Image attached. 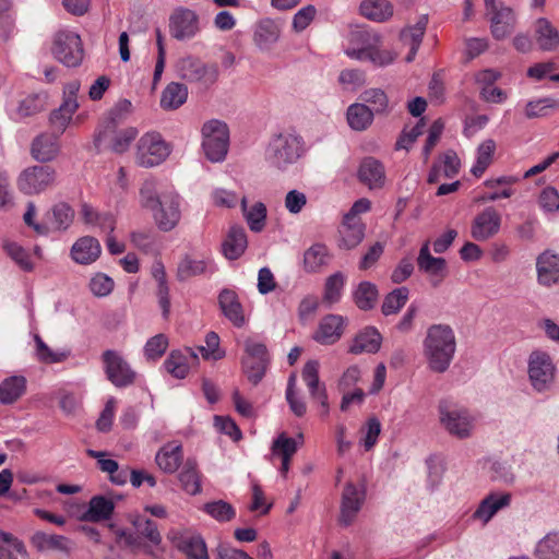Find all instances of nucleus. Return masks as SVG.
<instances>
[{"instance_id":"1","label":"nucleus","mask_w":559,"mask_h":559,"mask_svg":"<svg viewBox=\"0 0 559 559\" xmlns=\"http://www.w3.org/2000/svg\"><path fill=\"white\" fill-rule=\"evenodd\" d=\"M423 346L428 368L437 373L445 372L456 350L453 329L448 324H432L427 330Z\"/></svg>"},{"instance_id":"2","label":"nucleus","mask_w":559,"mask_h":559,"mask_svg":"<svg viewBox=\"0 0 559 559\" xmlns=\"http://www.w3.org/2000/svg\"><path fill=\"white\" fill-rule=\"evenodd\" d=\"M349 46L346 55L356 60H368L374 66L384 67L392 63L395 55L389 50H381V36L369 28H357L349 34Z\"/></svg>"},{"instance_id":"3","label":"nucleus","mask_w":559,"mask_h":559,"mask_svg":"<svg viewBox=\"0 0 559 559\" xmlns=\"http://www.w3.org/2000/svg\"><path fill=\"white\" fill-rule=\"evenodd\" d=\"M305 141L295 133L274 135L265 150V162L273 168L285 170L305 154Z\"/></svg>"},{"instance_id":"4","label":"nucleus","mask_w":559,"mask_h":559,"mask_svg":"<svg viewBox=\"0 0 559 559\" xmlns=\"http://www.w3.org/2000/svg\"><path fill=\"white\" fill-rule=\"evenodd\" d=\"M177 72L182 80L189 83H198L203 88H210L214 85L219 75L217 63H205L193 56L179 59Z\"/></svg>"},{"instance_id":"5","label":"nucleus","mask_w":559,"mask_h":559,"mask_svg":"<svg viewBox=\"0 0 559 559\" xmlns=\"http://www.w3.org/2000/svg\"><path fill=\"white\" fill-rule=\"evenodd\" d=\"M245 356L241 365L248 381L258 385L265 376L270 365V355L265 344L248 338L245 341Z\"/></svg>"},{"instance_id":"6","label":"nucleus","mask_w":559,"mask_h":559,"mask_svg":"<svg viewBox=\"0 0 559 559\" xmlns=\"http://www.w3.org/2000/svg\"><path fill=\"white\" fill-rule=\"evenodd\" d=\"M57 171L49 165L29 166L22 170L16 185L19 190L26 195L43 193L56 185Z\"/></svg>"},{"instance_id":"7","label":"nucleus","mask_w":559,"mask_h":559,"mask_svg":"<svg viewBox=\"0 0 559 559\" xmlns=\"http://www.w3.org/2000/svg\"><path fill=\"white\" fill-rule=\"evenodd\" d=\"M51 53L68 68L79 67L84 56L81 37L72 31L57 32L52 39Z\"/></svg>"},{"instance_id":"8","label":"nucleus","mask_w":559,"mask_h":559,"mask_svg":"<svg viewBox=\"0 0 559 559\" xmlns=\"http://www.w3.org/2000/svg\"><path fill=\"white\" fill-rule=\"evenodd\" d=\"M440 421L445 430L459 438L465 439L472 435L474 418L464 408H459L451 402L443 400L439 403Z\"/></svg>"},{"instance_id":"9","label":"nucleus","mask_w":559,"mask_h":559,"mask_svg":"<svg viewBox=\"0 0 559 559\" xmlns=\"http://www.w3.org/2000/svg\"><path fill=\"white\" fill-rule=\"evenodd\" d=\"M169 154V145L162 135L157 132H148L138 142L136 163L142 167H154L162 164Z\"/></svg>"},{"instance_id":"10","label":"nucleus","mask_w":559,"mask_h":559,"mask_svg":"<svg viewBox=\"0 0 559 559\" xmlns=\"http://www.w3.org/2000/svg\"><path fill=\"white\" fill-rule=\"evenodd\" d=\"M555 366L550 356L544 352H533L528 359V378L537 392L550 389L554 382Z\"/></svg>"},{"instance_id":"11","label":"nucleus","mask_w":559,"mask_h":559,"mask_svg":"<svg viewBox=\"0 0 559 559\" xmlns=\"http://www.w3.org/2000/svg\"><path fill=\"white\" fill-rule=\"evenodd\" d=\"M103 361L107 379L117 388L131 385L135 380V371L117 352L108 349L103 353Z\"/></svg>"},{"instance_id":"12","label":"nucleus","mask_w":559,"mask_h":559,"mask_svg":"<svg viewBox=\"0 0 559 559\" xmlns=\"http://www.w3.org/2000/svg\"><path fill=\"white\" fill-rule=\"evenodd\" d=\"M418 270L430 277L431 285L437 287L448 276V264L444 258L433 257L430 252V240H426L417 257Z\"/></svg>"},{"instance_id":"13","label":"nucleus","mask_w":559,"mask_h":559,"mask_svg":"<svg viewBox=\"0 0 559 559\" xmlns=\"http://www.w3.org/2000/svg\"><path fill=\"white\" fill-rule=\"evenodd\" d=\"M199 29V16L191 9L178 8L169 17V33L177 40L190 39Z\"/></svg>"},{"instance_id":"14","label":"nucleus","mask_w":559,"mask_h":559,"mask_svg":"<svg viewBox=\"0 0 559 559\" xmlns=\"http://www.w3.org/2000/svg\"><path fill=\"white\" fill-rule=\"evenodd\" d=\"M500 226V213L493 206H487L474 217L471 236L476 241H486L499 233Z\"/></svg>"},{"instance_id":"15","label":"nucleus","mask_w":559,"mask_h":559,"mask_svg":"<svg viewBox=\"0 0 559 559\" xmlns=\"http://www.w3.org/2000/svg\"><path fill=\"white\" fill-rule=\"evenodd\" d=\"M365 499L366 489L364 485L357 487L353 483H347L342 493L340 523L344 526L350 525L360 511Z\"/></svg>"},{"instance_id":"16","label":"nucleus","mask_w":559,"mask_h":559,"mask_svg":"<svg viewBox=\"0 0 559 559\" xmlns=\"http://www.w3.org/2000/svg\"><path fill=\"white\" fill-rule=\"evenodd\" d=\"M153 212L154 219L159 229L171 230L179 222L180 211L178 195L171 193L162 194V201Z\"/></svg>"},{"instance_id":"17","label":"nucleus","mask_w":559,"mask_h":559,"mask_svg":"<svg viewBox=\"0 0 559 559\" xmlns=\"http://www.w3.org/2000/svg\"><path fill=\"white\" fill-rule=\"evenodd\" d=\"M60 135L56 133H41L31 143V156L38 163L46 164L55 160L60 154Z\"/></svg>"},{"instance_id":"18","label":"nucleus","mask_w":559,"mask_h":559,"mask_svg":"<svg viewBox=\"0 0 559 559\" xmlns=\"http://www.w3.org/2000/svg\"><path fill=\"white\" fill-rule=\"evenodd\" d=\"M173 543L187 559H210L205 540L200 534L178 532L174 535Z\"/></svg>"},{"instance_id":"19","label":"nucleus","mask_w":559,"mask_h":559,"mask_svg":"<svg viewBox=\"0 0 559 559\" xmlns=\"http://www.w3.org/2000/svg\"><path fill=\"white\" fill-rule=\"evenodd\" d=\"M345 320L338 314L324 316L313 335V340L322 345H332L343 335Z\"/></svg>"},{"instance_id":"20","label":"nucleus","mask_w":559,"mask_h":559,"mask_svg":"<svg viewBox=\"0 0 559 559\" xmlns=\"http://www.w3.org/2000/svg\"><path fill=\"white\" fill-rule=\"evenodd\" d=\"M537 281L543 286L559 284V254L549 250L542 252L536 259Z\"/></svg>"},{"instance_id":"21","label":"nucleus","mask_w":559,"mask_h":559,"mask_svg":"<svg viewBox=\"0 0 559 559\" xmlns=\"http://www.w3.org/2000/svg\"><path fill=\"white\" fill-rule=\"evenodd\" d=\"M218 306L225 318L236 328H242L246 324L243 308L235 290L222 289L218 295Z\"/></svg>"},{"instance_id":"22","label":"nucleus","mask_w":559,"mask_h":559,"mask_svg":"<svg viewBox=\"0 0 559 559\" xmlns=\"http://www.w3.org/2000/svg\"><path fill=\"white\" fill-rule=\"evenodd\" d=\"M358 179L369 189H381L385 182L383 164L374 157H365L358 168Z\"/></svg>"},{"instance_id":"23","label":"nucleus","mask_w":559,"mask_h":559,"mask_svg":"<svg viewBox=\"0 0 559 559\" xmlns=\"http://www.w3.org/2000/svg\"><path fill=\"white\" fill-rule=\"evenodd\" d=\"M115 511V502L105 496H94L88 501L86 511L80 516L81 521L98 523L111 519Z\"/></svg>"},{"instance_id":"24","label":"nucleus","mask_w":559,"mask_h":559,"mask_svg":"<svg viewBox=\"0 0 559 559\" xmlns=\"http://www.w3.org/2000/svg\"><path fill=\"white\" fill-rule=\"evenodd\" d=\"M510 502L511 493L491 492L481 500L473 516L488 523L498 511L509 507Z\"/></svg>"},{"instance_id":"25","label":"nucleus","mask_w":559,"mask_h":559,"mask_svg":"<svg viewBox=\"0 0 559 559\" xmlns=\"http://www.w3.org/2000/svg\"><path fill=\"white\" fill-rule=\"evenodd\" d=\"M381 343L380 332L374 326H366L357 333L348 352L355 355L361 353L374 354L380 349Z\"/></svg>"},{"instance_id":"26","label":"nucleus","mask_w":559,"mask_h":559,"mask_svg":"<svg viewBox=\"0 0 559 559\" xmlns=\"http://www.w3.org/2000/svg\"><path fill=\"white\" fill-rule=\"evenodd\" d=\"M340 234V247L346 250L353 249L362 241L365 237V225L360 218H354L353 215H345Z\"/></svg>"},{"instance_id":"27","label":"nucleus","mask_w":559,"mask_h":559,"mask_svg":"<svg viewBox=\"0 0 559 559\" xmlns=\"http://www.w3.org/2000/svg\"><path fill=\"white\" fill-rule=\"evenodd\" d=\"M100 252L99 241L92 236L78 239L71 248L72 259L80 264H90L96 261Z\"/></svg>"},{"instance_id":"28","label":"nucleus","mask_w":559,"mask_h":559,"mask_svg":"<svg viewBox=\"0 0 559 559\" xmlns=\"http://www.w3.org/2000/svg\"><path fill=\"white\" fill-rule=\"evenodd\" d=\"M248 246L247 234L241 226H231L222 243V252L228 260H236L242 255Z\"/></svg>"},{"instance_id":"29","label":"nucleus","mask_w":559,"mask_h":559,"mask_svg":"<svg viewBox=\"0 0 559 559\" xmlns=\"http://www.w3.org/2000/svg\"><path fill=\"white\" fill-rule=\"evenodd\" d=\"M490 14V29L492 36L500 40L510 35L515 23V15L512 9L501 7L499 10H496Z\"/></svg>"},{"instance_id":"30","label":"nucleus","mask_w":559,"mask_h":559,"mask_svg":"<svg viewBox=\"0 0 559 559\" xmlns=\"http://www.w3.org/2000/svg\"><path fill=\"white\" fill-rule=\"evenodd\" d=\"M74 218V211L66 202L55 204L50 211L45 215V224L49 226L50 230H66L72 224Z\"/></svg>"},{"instance_id":"31","label":"nucleus","mask_w":559,"mask_h":559,"mask_svg":"<svg viewBox=\"0 0 559 559\" xmlns=\"http://www.w3.org/2000/svg\"><path fill=\"white\" fill-rule=\"evenodd\" d=\"M331 260L332 255L325 245L313 243L304 253V269L307 273H317L328 266Z\"/></svg>"},{"instance_id":"32","label":"nucleus","mask_w":559,"mask_h":559,"mask_svg":"<svg viewBox=\"0 0 559 559\" xmlns=\"http://www.w3.org/2000/svg\"><path fill=\"white\" fill-rule=\"evenodd\" d=\"M31 544L40 552L49 550L69 552L71 549L70 540L67 537L62 535L47 534L40 531L33 534L31 537Z\"/></svg>"},{"instance_id":"33","label":"nucleus","mask_w":559,"mask_h":559,"mask_svg":"<svg viewBox=\"0 0 559 559\" xmlns=\"http://www.w3.org/2000/svg\"><path fill=\"white\" fill-rule=\"evenodd\" d=\"M182 457L181 444L168 443L156 453L155 461L163 472L173 474L179 468Z\"/></svg>"},{"instance_id":"34","label":"nucleus","mask_w":559,"mask_h":559,"mask_svg":"<svg viewBox=\"0 0 559 559\" xmlns=\"http://www.w3.org/2000/svg\"><path fill=\"white\" fill-rule=\"evenodd\" d=\"M278 37V26L270 19L260 21L254 28L253 41L260 50H270Z\"/></svg>"},{"instance_id":"35","label":"nucleus","mask_w":559,"mask_h":559,"mask_svg":"<svg viewBox=\"0 0 559 559\" xmlns=\"http://www.w3.org/2000/svg\"><path fill=\"white\" fill-rule=\"evenodd\" d=\"M379 290L376 284L369 281L360 282L353 290V300L362 311L372 310L378 301Z\"/></svg>"},{"instance_id":"36","label":"nucleus","mask_w":559,"mask_h":559,"mask_svg":"<svg viewBox=\"0 0 559 559\" xmlns=\"http://www.w3.org/2000/svg\"><path fill=\"white\" fill-rule=\"evenodd\" d=\"M26 378L23 376H11L5 378L0 384V403L13 404L26 391Z\"/></svg>"},{"instance_id":"37","label":"nucleus","mask_w":559,"mask_h":559,"mask_svg":"<svg viewBox=\"0 0 559 559\" xmlns=\"http://www.w3.org/2000/svg\"><path fill=\"white\" fill-rule=\"evenodd\" d=\"M536 40L544 51H552L559 46V33L551 23L544 17L536 22Z\"/></svg>"},{"instance_id":"38","label":"nucleus","mask_w":559,"mask_h":559,"mask_svg":"<svg viewBox=\"0 0 559 559\" xmlns=\"http://www.w3.org/2000/svg\"><path fill=\"white\" fill-rule=\"evenodd\" d=\"M346 117L353 130L364 131L372 123L374 112L366 104L356 103L347 108Z\"/></svg>"},{"instance_id":"39","label":"nucleus","mask_w":559,"mask_h":559,"mask_svg":"<svg viewBox=\"0 0 559 559\" xmlns=\"http://www.w3.org/2000/svg\"><path fill=\"white\" fill-rule=\"evenodd\" d=\"M187 98V86L182 83L171 82L162 93L160 107L165 110H175L182 106Z\"/></svg>"},{"instance_id":"40","label":"nucleus","mask_w":559,"mask_h":559,"mask_svg":"<svg viewBox=\"0 0 559 559\" xmlns=\"http://www.w3.org/2000/svg\"><path fill=\"white\" fill-rule=\"evenodd\" d=\"M359 10L361 15L374 22H384L393 15V5L388 0H365Z\"/></svg>"},{"instance_id":"41","label":"nucleus","mask_w":559,"mask_h":559,"mask_svg":"<svg viewBox=\"0 0 559 559\" xmlns=\"http://www.w3.org/2000/svg\"><path fill=\"white\" fill-rule=\"evenodd\" d=\"M181 488L189 495L195 496L201 492V480L197 467V462L188 459L178 475Z\"/></svg>"},{"instance_id":"42","label":"nucleus","mask_w":559,"mask_h":559,"mask_svg":"<svg viewBox=\"0 0 559 559\" xmlns=\"http://www.w3.org/2000/svg\"><path fill=\"white\" fill-rule=\"evenodd\" d=\"M78 108L79 104L62 102L57 109L51 111L49 121L53 129V133L61 135L66 131Z\"/></svg>"},{"instance_id":"43","label":"nucleus","mask_w":559,"mask_h":559,"mask_svg":"<svg viewBox=\"0 0 559 559\" xmlns=\"http://www.w3.org/2000/svg\"><path fill=\"white\" fill-rule=\"evenodd\" d=\"M241 207L249 228L254 233L262 231L266 221L265 204L262 202H257L250 210H247V200L243 198L241 200Z\"/></svg>"},{"instance_id":"44","label":"nucleus","mask_w":559,"mask_h":559,"mask_svg":"<svg viewBox=\"0 0 559 559\" xmlns=\"http://www.w3.org/2000/svg\"><path fill=\"white\" fill-rule=\"evenodd\" d=\"M409 290L402 286L389 293L383 300L381 311L384 316L397 313L408 300Z\"/></svg>"},{"instance_id":"45","label":"nucleus","mask_w":559,"mask_h":559,"mask_svg":"<svg viewBox=\"0 0 559 559\" xmlns=\"http://www.w3.org/2000/svg\"><path fill=\"white\" fill-rule=\"evenodd\" d=\"M496 150V143L493 140L484 141L477 148V158L474 166L471 168V173L475 177H480L488 166L491 164L492 155Z\"/></svg>"},{"instance_id":"46","label":"nucleus","mask_w":559,"mask_h":559,"mask_svg":"<svg viewBox=\"0 0 559 559\" xmlns=\"http://www.w3.org/2000/svg\"><path fill=\"white\" fill-rule=\"evenodd\" d=\"M346 277L342 272L330 275L324 283L323 300L328 304H336L341 300Z\"/></svg>"},{"instance_id":"47","label":"nucleus","mask_w":559,"mask_h":559,"mask_svg":"<svg viewBox=\"0 0 559 559\" xmlns=\"http://www.w3.org/2000/svg\"><path fill=\"white\" fill-rule=\"evenodd\" d=\"M202 510L217 522H229L236 516L235 508L225 500L206 502Z\"/></svg>"},{"instance_id":"48","label":"nucleus","mask_w":559,"mask_h":559,"mask_svg":"<svg viewBox=\"0 0 559 559\" xmlns=\"http://www.w3.org/2000/svg\"><path fill=\"white\" fill-rule=\"evenodd\" d=\"M163 366L176 379H185L189 372L187 357L180 350L170 352Z\"/></svg>"},{"instance_id":"49","label":"nucleus","mask_w":559,"mask_h":559,"mask_svg":"<svg viewBox=\"0 0 559 559\" xmlns=\"http://www.w3.org/2000/svg\"><path fill=\"white\" fill-rule=\"evenodd\" d=\"M302 380L305 381L309 394L313 397L321 389H325V384L320 382L319 378V362L317 360H309L305 364L301 371Z\"/></svg>"},{"instance_id":"50","label":"nucleus","mask_w":559,"mask_h":559,"mask_svg":"<svg viewBox=\"0 0 559 559\" xmlns=\"http://www.w3.org/2000/svg\"><path fill=\"white\" fill-rule=\"evenodd\" d=\"M555 109H559V99L552 97H544L528 102L525 108V116L528 119L546 117L549 115V110Z\"/></svg>"},{"instance_id":"51","label":"nucleus","mask_w":559,"mask_h":559,"mask_svg":"<svg viewBox=\"0 0 559 559\" xmlns=\"http://www.w3.org/2000/svg\"><path fill=\"white\" fill-rule=\"evenodd\" d=\"M298 450V441L295 438L288 437L282 432L273 440L271 451L272 455L280 456L281 459H292Z\"/></svg>"},{"instance_id":"52","label":"nucleus","mask_w":559,"mask_h":559,"mask_svg":"<svg viewBox=\"0 0 559 559\" xmlns=\"http://www.w3.org/2000/svg\"><path fill=\"white\" fill-rule=\"evenodd\" d=\"M428 24V15L423 14L419 16L418 21L413 26H407L406 28L402 29L401 32V38L403 40L409 38L411 44H413V53H417L420 44L423 41V37L425 35L426 28Z\"/></svg>"},{"instance_id":"53","label":"nucleus","mask_w":559,"mask_h":559,"mask_svg":"<svg viewBox=\"0 0 559 559\" xmlns=\"http://www.w3.org/2000/svg\"><path fill=\"white\" fill-rule=\"evenodd\" d=\"M132 524L135 527L136 532L150 540L153 545H159L162 542V536L158 532V527L156 522L138 515L132 520Z\"/></svg>"},{"instance_id":"54","label":"nucleus","mask_w":559,"mask_h":559,"mask_svg":"<svg viewBox=\"0 0 559 559\" xmlns=\"http://www.w3.org/2000/svg\"><path fill=\"white\" fill-rule=\"evenodd\" d=\"M360 99L365 104H370L373 106L374 114H386L389 107V98L385 92L381 88H368L364 91L360 95Z\"/></svg>"},{"instance_id":"55","label":"nucleus","mask_w":559,"mask_h":559,"mask_svg":"<svg viewBox=\"0 0 559 559\" xmlns=\"http://www.w3.org/2000/svg\"><path fill=\"white\" fill-rule=\"evenodd\" d=\"M229 146V140H203L202 147L206 158L213 163L225 159Z\"/></svg>"},{"instance_id":"56","label":"nucleus","mask_w":559,"mask_h":559,"mask_svg":"<svg viewBox=\"0 0 559 559\" xmlns=\"http://www.w3.org/2000/svg\"><path fill=\"white\" fill-rule=\"evenodd\" d=\"M537 559H559V535L548 534L536 546Z\"/></svg>"},{"instance_id":"57","label":"nucleus","mask_w":559,"mask_h":559,"mask_svg":"<svg viewBox=\"0 0 559 559\" xmlns=\"http://www.w3.org/2000/svg\"><path fill=\"white\" fill-rule=\"evenodd\" d=\"M206 265L202 260H192L189 257H186L180 261L177 267V278L178 281H186L192 276H197L203 274L205 272Z\"/></svg>"},{"instance_id":"58","label":"nucleus","mask_w":559,"mask_h":559,"mask_svg":"<svg viewBox=\"0 0 559 559\" xmlns=\"http://www.w3.org/2000/svg\"><path fill=\"white\" fill-rule=\"evenodd\" d=\"M34 341L36 344L37 358L41 362H61L68 357V354L64 352H53L52 349H50L39 335H35Z\"/></svg>"},{"instance_id":"59","label":"nucleus","mask_w":559,"mask_h":559,"mask_svg":"<svg viewBox=\"0 0 559 559\" xmlns=\"http://www.w3.org/2000/svg\"><path fill=\"white\" fill-rule=\"evenodd\" d=\"M168 347V338L164 334H157L147 340L144 346V355L148 360L160 358Z\"/></svg>"},{"instance_id":"60","label":"nucleus","mask_w":559,"mask_h":559,"mask_svg":"<svg viewBox=\"0 0 559 559\" xmlns=\"http://www.w3.org/2000/svg\"><path fill=\"white\" fill-rule=\"evenodd\" d=\"M4 250L8 255L24 271H32L33 263L29 260L28 252L15 242H7L4 245Z\"/></svg>"},{"instance_id":"61","label":"nucleus","mask_w":559,"mask_h":559,"mask_svg":"<svg viewBox=\"0 0 559 559\" xmlns=\"http://www.w3.org/2000/svg\"><path fill=\"white\" fill-rule=\"evenodd\" d=\"M424 127H425L424 118L419 119L418 122L409 130H407V128L405 127L402 130V132L395 143V148L396 150H408L412 146V144L418 139V136H420L423 134Z\"/></svg>"},{"instance_id":"62","label":"nucleus","mask_w":559,"mask_h":559,"mask_svg":"<svg viewBox=\"0 0 559 559\" xmlns=\"http://www.w3.org/2000/svg\"><path fill=\"white\" fill-rule=\"evenodd\" d=\"M202 135L203 140H229V130L225 122L213 119L203 124Z\"/></svg>"},{"instance_id":"63","label":"nucleus","mask_w":559,"mask_h":559,"mask_svg":"<svg viewBox=\"0 0 559 559\" xmlns=\"http://www.w3.org/2000/svg\"><path fill=\"white\" fill-rule=\"evenodd\" d=\"M9 536L10 540L8 542H3L2 538H0V559H16L13 551L22 556H27L24 543L11 533H9Z\"/></svg>"},{"instance_id":"64","label":"nucleus","mask_w":559,"mask_h":559,"mask_svg":"<svg viewBox=\"0 0 559 559\" xmlns=\"http://www.w3.org/2000/svg\"><path fill=\"white\" fill-rule=\"evenodd\" d=\"M538 203L545 212H557L559 210V192L552 187L544 188L539 194Z\"/></svg>"}]
</instances>
